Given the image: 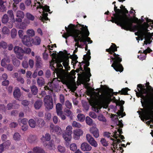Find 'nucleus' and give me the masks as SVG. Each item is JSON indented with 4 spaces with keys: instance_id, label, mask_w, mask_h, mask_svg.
<instances>
[{
    "instance_id": "nucleus-43",
    "label": "nucleus",
    "mask_w": 153,
    "mask_h": 153,
    "mask_svg": "<svg viewBox=\"0 0 153 153\" xmlns=\"http://www.w3.org/2000/svg\"><path fill=\"white\" fill-rule=\"evenodd\" d=\"M9 20V18L7 15L6 14H4L1 19V21L3 23H6Z\"/></svg>"
},
{
    "instance_id": "nucleus-4",
    "label": "nucleus",
    "mask_w": 153,
    "mask_h": 153,
    "mask_svg": "<svg viewBox=\"0 0 153 153\" xmlns=\"http://www.w3.org/2000/svg\"><path fill=\"white\" fill-rule=\"evenodd\" d=\"M53 58L50 63V66H52L53 68H55L54 65L56 64V66L59 69H55V72L57 76L58 77L61 78L63 76V72L65 71L63 69V66L64 67L66 71L70 70V68L69 65V58L66 56H63L57 60L56 58V55L54 53L51 55Z\"/></svg>"
},
{
    "instance_id": "nucleus-48",
    "label": "nucleus",
    "mask_w": 153,
    "mask_h": 153,
    "mask_svg": "<svg viewBox=\"0 0 153 153\" xmlns=\"http://www.w3.org/2000/svg\"><path fill=\"white\" fill-rule=\"evenodd\" d=\"M72 126L73 127L75 128H80L81 127V125L77 122L74 121L72 124Z\"/></svg>"
},
{
    "instance_id": "nucleus-19",
    "label": "nucleus",
    "mask_w": 153,
    "mask_h": 153,
    "mask_svg": "<svg viewBox=\"0 0 153 153\" xmlns=\"http://www.w3.org/2000/svg\"><path fill=\"white\" fill-rule=\"evenodd\" d=\"M94 127H91L90 129V132L93 134L95 138H97L99 136V134L98 130L96 127V125L95 124Z\"/></svg>"
},
{
    "instance_id": "nucleus-22",
    "label": "nucleus",
    "mask_w": 153,
    "mask_h": 153,
    "mask_svg": "<svg viewBox=\"0 0 153 153\" xmlns=\"http://www.w3.org/2000/svg\"><path fill=\"white\" fill-rule=\"evenodd\" d=\"M152 51V50L149 48H148L146 49L143 51V53L141 54L140 55L138 56V58L141 60H143L145 59L146 57V55L147 53H150Z\"/></svg>"
},
{
    "instance_id": "nucleus-1",
    "label": "nucleus",
    "mask_w": 153,
    "mask_h": 153,
    "mask_svg": "<svg viewBox=\"0 0 153 153\" xmlns=\"http://www.w3.org/2000/svg\"><path fill=\"white\" fill-rule=\"evenodd\" d=\"M149 84V83L148 82L145 86L138 85L137 89L139 92L135 90L137 96L138 97H140L144 101V102L141 100L143 108L140 109L141 111L137 112L143 121L144 122L145 120H150L146 122L147 125L153 123V88Z\"/></svg>"
},
{
    "instance_id": "nucleus-13",
    "label": "nucleus",
    "mask_w": 153,
    "mask_h": 153,
    "mask_svg": "<svg viewBox=\"0 0 153 153\" xmlns=\"http://www.w3.org/2000/svg\"><path fill=\"white\" fill-rule=\"evenodd\" d=\"M60 81L58 80V78H54L51 82H49L48 83L47 85L45 87V89L52 90L53 89V85H54L55 87L59 85L58 83Z\"/></svg>"
},
{
    "instance_id": "nucleus-12",
    "label": "nucleus",
    "mask_w": 153,
    "mask_h": 153,
    "mask_svg": "<svg viewBox=\"0 0 153 153\" xmlns=\"http://www.w3.org/2000/svg\"><path fill=\"white\" fill-rule=\"evenodd\" d=\"M14 51L17 58L21 60L23 59L25 51L21 48L16 46L14 48Z\"/></svg>"
},
{
    "instance_id": "nucleus-38",
    "label": "nucleus",
    "mask_w": 153,
    "mask_h": 153,
    "mask_svg": "<svg viewBox=\"0 0 153 153\" xmlns=\"http://www.w3.org/2000/svg\"><path fill=\"white\" fill-rule=\"evenodd\" d=\"M42 104V100L37 101L34 104V107L36 109H39L41 107Z\"/></svg>"
},
{
    "instance_id": "nucleus-53",
    "label": "nucleus",
    "mask_w": 153,
    "mask_h": 153,
    "mask_svg": "<svg viewBox=\"0 0 153 153\" xmlns=\"http://www.w3.org/2000/svg\"><path fill=\"white\" fill-rule=\"evenodd\" d=\"M13 64L16 67H18L20 65V61L16 59H14L13 60Z\"/></svg>"
},
{
    "instance_id": "nucleus-56",
    "label": "nucleus",
    "mask_w": 153,
    "mask_h": 153,
    "mask_svg": "<svg viewBox=\"0 0 153 153\" xmlns=\"http://www.w3.org/2000/svg\"><path fill=\"white\" fill-rule=\"evenodd\" d=\"M21 23L19 26V28L22 29H25L27 27V25L25 22H22Z\"/></svg>"
},
{
    "instance_id": "nucleus-64",
    "label": "nucleus",
    "mask_w": 153,
    "mask_h": 153,
    "mask_svg": "<svg viewBox=\"0 0 153 153\" xmlns=\"http://www.w3.org/2000/svg\"><path fill=\"white\" fill-rule=\"evenodd\" d=\"M101 142L102 144L105 146H108V143L106 140L104 138H102L101 140Z\"/></svg>"
},
{
    "instance_id": "nucleus-6",
    "label": "nucleus",
    "mask_w": 153,
    "mask_h": 153,
    "mask_svg": "<svg viewBox=\"0 0 153 153\" xmlns=\"http://www.w3.org/2000/svg\"><path fill=\"white\" fill-rule=\"evenodd\" d=\"M69 27L71 30L72 31V32L74 33V35H77L79 36L80 34H81V36H83L84 38L85 41L86 42L85 44L83 42V44H86L87 42L89 43H91L92 42V41L91 40L90 38L88 37V36L89 34V33L87 28V27L86 26H84V25H82L78 24L77 25L76 27L74 25H70L69 26Z\"/></svg>"
},
{
    "instance_id": "nucleus-23",
    "label": "nucleus",
    "mask_w": 153,
    "mask_h": 153,
    "mask_svg": "<svg viewBox=\"0 0 153 153\" xmlns=\"http://www.w3.org/2000/svg\"><path fill=\"white\" fill-rule=\"evenodd\" d=\"M43 145L45 147L50 150H54L56 149L55 145L54 144V141L53 140H51L48 144L44 143Z\"/></svg>"
},
{
    "instance_id": "nucleus-29",
    "label": "nucleus",
    "mask_w": 153,
    "mask_h": 153,
    "mask_svg": "<svg viewBox=\"0 0 153 153\" xmlns=\"http://www.w3.org/2000/svg\"><path fill=\"white\" fill-rule=\"evenodd\" d=\"M51 139V136L48 133H46L45 136H43L41 138V140L44 143H46V141H49Z\"/></svg>"
},
{
    "instance_id": "nucleus-50",
    "label": "nucleus",
    "mask_w": 153,
    "mask_h": 153,
    "mask_svg": "<svg viewBox=\"0 0 153 153\" xmlns=\"http://www.w3.org/2000/svg\"><path fill=\"white\" fill-rule=\"evenodd\" d=\"M2 32L3 34H9L10 33V30L6 27H4L2 30Z\"/></svg>"
},
{
    "instance_id": "nucleus-26",
    "label": "nucleus",
    "mask_w": 153,
    "mask_h": 153,
    "mask_svg": "<svg viewBox=\"0 0 153 153\" xmlns=\"http://www.w3.org/2000/svg\"><path fill=\"white\" fill-rule=\"evenodd\" d=\"M53 131L58 135H60L62 133V129L58 126H56L52 128Z\"/></svg>"
},
{
    "instance_id": "nucleus-17",
    "label": "nucleus",
    "mask_w": 153,
    "mask_h": 153,
    "mask_svg": "<svg viewBox=\"0 0 153 153\" xmlns=\"http://www.w3.org/2000/svg\"><path fill=\"white\" fill-rule=\"evenodd\" d=\"M16 22L20 23L22 21V19L24 18L25 14L24 13L20 10L17 11L16 14Z\"/></svg>"
},
{
    "instance_id": "nucleus-46",
    "label": "nucleus",
    "mask_w": 153,
    "mask_h": 153,
    "mask_svg": "<svg viewBox=\"0 0 153 153\" xmlns=\"http://www.w3.org/2000/svg\"><path fill=\"white\" fill-rule=\"evenodd\" d=\"M31 89L33 94L35 95L37 94L38 92V88L35 85L32 86L31 87Z\"/></svg>"
},
{
    "instance_id": "nucleus-5",
    "label": "nucleus",
    "mask_w": 153,
    "mask_h": 153,
    "mask_svg": "<svg viewBox=\"0 0 153 153\" xmlns=\"http://www.w3.org/2000/svg\"><path fill=\"white\" fill-rule=\"evenodd\" d=\"M114 12L112 11L113 16L111 17L112 20L111 21L120 26L122 29L130 28L131 26V24L130 22L128 19L124 15L122 14L121 10L117 9V7L114 5Z\"/></svg>"
},
{
    "instance_id": "nucleus-16",
    "label": "nucleus",
    "mask_w": 153,
    "mask_h": 153,
    "mask_svg": "<svg viewBox=\"0 0 153 153\" xmlns=\"http://www.w3.org/2000/svg\"><path fill=\"white\" fill-rule=\"evenodd\" d=\"M32 38L27 35H25L22 38V41L24 45L28 46H30L32 45Z\"/></svg>"
},
{
    "instance_id": "nucleus-54",
    "label": "nucleus",
    "mask_w": 153,
    "mask_h": 153,
    "mask_svg": "<svg viewBox=\"0 0 153 153\" xmlns=\"http://www.w3.org/2000/svg\"><path fill=\"white\" fill-rule=\"evenodd\" d=\"M65 105L66 107L69 109H71L72 107L71 103L68 100H66L65 102Z\"/></svg>"
},
{
    "instance_id": "nucleus-7",
    "label": "nucleus",
    "mask_w": 153,
    "mask_h": 153,
    "mask_svg": "<svg viewBox=\"0 0 153 153\" xmlns=\"http://www.w3.org/2000/svg\"><path fill=\"white\" fill-rule=\"evenodd\" d=\"M117 51V47L116 45L112 44L110 48L109 49H106V51L112 54L114 53V57H111L112 60H114V62L111 65V66L117 71L122 72L123 70V68L120 62L121 61V59L119 57V55L116 54L114 52Z\"/></svg>"
},
{
    "instance_id": "nucleus-14",
    "label": "nucleus",
    "mask_w": 153,
    "mask_h": 153,
    "mask_svg": "<svg viewBox=\"0 0 153 153\" xmlns=\"http://www.w3.org/2000/svg\"><path fill=\"white\" fill-rule=\"evenodd\" d=\"M86 137L87 140L92 146L95 147L97 146L98 144L97 142L90 134H87L86 136Z\"/></svg>"
},
{
    "instance_id": "nucleus-24",
    "label": "nucleus",
    "mask_w": 153,
    "mask_h": 153,
    "mask_svg": "<svg viewBox=\"0 0 153 153\" xmlns=\"http://www.w3.org/2000/svg\"><path fill=\"white\" fill-rule=\"evenodd\" d=\"M122 133V131L121 129L118 128L116 130H115L114 132V137L116 138H117L118 137H120V139L122 140H123L124 138V137L123 135H120V134Z\"/></svg>"
},
{
    "instance_id": "nucleus-32",
    "label": "nucleus",
    "mask_w": 153,
    "mask_h": 153,
    "mask_svg": "<svg viewBox=\"0 0 153 153\" xmlns=\"http://www.w3.org/2000/svg\"><path fill=\"white\" fill-rule=\"evenodd\" d=\"M10 62V60L9 58H4L1 60V65L2 67H5L7 65L6 63H9Z\"/></svg>"
},
{
    "instance_id": "nucleus-55",
    "label": "nucleus",
    "mask_w": 153,
    "mask_h": 153,
    "mask_svg": "<svg viewBox=\"0 0 153 153\" xmlns=\"http://www.w3.org/2000/svg\"><path fill=\"white\" fill-rule=\"evenodd\" d=\"M98 119L99 121L102 122H106V119L102 115H99L98 117Z\"/></svg>"
},
{
    "instance_id": "nucleus-45",
    "label": "nucleus",
    "mask_w": 153,
    "mask_h": 153,
    "mask_svg": "<svg viewBox=\"0 0 153 153\" xmlns=\"http://www.w3.org/2000/svg\"><path fill=\"white\" fill-rule=\"evenodd\" d=\"M57 149L58 152L61 153H64L65 151V147L61 145H59L58 146Z\"/></svg>"
},
{
    "instance_id": "nucleus-40",
    "label": "nucleus",
    "mask_w": 153,
    "mask_h": 153,
    "mask_svg": "<svg viewBox=\"0 0 153 153\" xmlns=\"http://www.w3.org/2000/svg\"><path fill=\"white\" fill-rule=\"evenodd\" d=\"M72 129L73 128L70 125L66 127L65 133L68 134H69L71 135L72 134Z\"/></svg>"
},
{
    "instance_id": "nucleus-51",
    "label": "nucleus",
    "mask_w": 153,
    "mask_h": 153,
    "mask_svg": "<svg viewBox=\"0 0 153 153\" xmlns=\"http://www.w3.org/2000/svg\"><path fill=\"white\" fill-rule=\"evenodd\" d=\"M85 121L86 123L89 126H91L93 124L92 119L89 117H86Z\"/></svg>"
},
{
    "instance_id": "nucleus-3",
    "label": "nucleus",
    "mask_w": 153,
    "mask_h": 153,
    "mask_svg": "<svg viewBox=\"0 0 153 153\" xmlns=\"http://www.w3.org/2000/svg\"><path fill=\"white\" fill-rule=\"evenodd\" d=\"M86 94L90 97L89 100L91 105L93 107V110L96 112H99L100 109L102 107L106 108L108 106V92L102 95L100 94V92H97L91 88H88L86 91Z\"/></svg>"
},
{
    "instance_id": "nucleus-59",
    "label": "nucleus",
    "mask_w": 153,
    "mask_h": 153,
    "mask_svg": "<svg viewBox=\"0 0 153 153\" xmlns=\"http://www.w3.org/2000/svg\"><path fill=\"white\" fill-rule=\"evenodd\" d=\"M86 73L87 74L86 75V76L85 78V81L86 82H88L90 81V79L89 78V77L91 76V74L90 72Z\"/></svg>"
},
{
    "instance_id": "nucleus-58",
    "label": "nucleus",
    "mask_w": 153,
    "mask_h": 153,
    "mask_svg": "<svg viewBox=\"0 0 153 153\" xmlns=\"http://www.w3.org/2000/svg\"><path fill=\"white\" fill-rule=\"evenodd\" d=\"M7 44L5 42L2 41L0 42V48H2L5 49L7 48Z\"/></svg>"
},
{
    "instance_id": "nucleus-41",
    "label": "nucleus",
    "mask_w": 153,
    "mask_h": 153,
    "mask_svg": "<svg viewBox=\"0 0 153 153\" xmlns=\"http://www.w3.org/2000/svg\"><path fill=\"white\" fill-rule=\"evenodd\" d=\"M4 2L2 0H0V12H3L5 10L6 7L4 4Z\"/></svg>"
},
{
    "instance_id": "nucleus-25",
    "label": "nucleus",
    "mask_w": 153,
    "mask_h": 153,
    "mask_svg": "<svg viewBox=\"0 0 153 153\" xmlns=\"http://www.w3.org/2000/svg\"><path fill=\"white\" fill-rule=\"evenodd\" d=\"M41 42L40 38L38 36H36L34 39H32V44L35 45H39Z\"/></svg>"
},
{
    "instance_id": "nucleus-30",
    "label": "nucleus",
    "mask_w": 153,
    "mask_h": 153,
    "mask_svg": "<svg viewBox=\"0 0 153 153\" xmlns=\"http://www.w3.org/2000/svg\"><path fill=\"white\" fill-rule=\"evenodd\" d=\"M36 59V66L38 68H39L42 66V62L40 57L38 56H36L35 57Z\"/></svg>"
},
{
    "instance_id": "nucleus-27",
    "label": "nucleus",
    "mask_w": 153,
    "mask_h": 153,
    "mask_svg": "<svg viewBox=\"0 0 153 153\" xmlns=\"http://www.w3.org/2000/svg\"><path fill=\"white\" fill-rule=\"evenodd\" d=\"M21 93L20 89L18 88H15L13 92V96L15 98L19 100V98L21 96Z\"/></svg>"
},
{
    "instance_id": "nucleus-15",
    "label": "nucleus",
    "mask_w": 153,
    "mask_h": 153,
    "mask_svg": "<svg viewBox=\"0 0 153 153\" xmlns=\"http://www.w3.org/2000/svg\"><path fill=\"white\" fill-rule=\"evenodd\" d=\"M11 144V142L9 140H7L0 144V153H2L6 149H8Z\"/></svg>"
},
{
    "instance_id": "nucleus-20",
    "label": "nucleus",
    "mask_w": 153,
    "mask_h": 153,
    "mask_svg": "<svg viewBox=\"0 0 153 153\" xmlns=\"http://www.w3.org/2000/svg\"><path fill=\"white\" fill-rule=\"evenodd\" d=\"M81 148L83 151H90L91 150L92 147L87 143L84 142L81 144Z\"/></svg>"
},
{
    "instance_id": "nucleus-57",
    "label": "nucleus",
    "mask_w": 153,
    "mask_h": 153,
    "mask_svg": "<svg viewBox=\"0 0 153 153\" xmlns=\"http://www.w3.org/2000/svg\"><path fill=\"white\" fill-rule=\"evenodd\" d=\"M77 148V146L75 144L72 143L70 145V149L72 151H75L76 150Z\"/></svg>"
},
{
    "instance_id": "nucleus-9",
    "label": "nucleus",
    "mask_w": 153,
    "mask_h": 153,
    "mask_svg": "<svg viewBox=\"0 0 153 153\" xmlns=\"http://www.w3.org/2000/svg\"><path fill=\"white\" fill-rule=\"evenodd\" d=\"M38 1L37 2L38 4H39L38 7L42 9V10H43V13L42 14V16H40L39 19H40L42 21H44V20H47L48 19V18L47 17L48 14L47 13H45V12H49L50 10L49 8V7L45 5L43 6L41 5V3L40 1H42V0H38Z\"/></svg>"
},
{
    "instance_id": "nucleus-18",
    "label": "nucleus",
    "mask_w": 153,
    "mask_h": 153,
    "mask_svg": "<svg viewBox=\"0 0 153 153\" xmlns=\"http://www.w3.org/2000/svg\"><path fill=\"white\" fill-rule=\"evenodd\" d=\"M83 131L80 129H77L73 131V137L75 140H78L80 136L83 134Z\"/></svg>"
},
{
    "instance_id": "nucleus-11",
    "label": "nucleus",
    "mask_w": 153,
    "mask_h": 153,
    "mask_svg": "<svg viewBox=\"0 0 153 153\" xmlns=\"http://www.w3.org/2000/svg\"><path fill=\"white\" fill-rule=\"evenodd\" d=\"M90 52L89 50L88 51L87 54L84 55L83 56V59L85 62V65L84 66V69L86 72H90V69L88 67L89 65V61L91 59V56H90Z\"/></svg>"
},
{
    "instance_id": "nucleus-21",
    "label": "nucleus",
    "mask_w": 153,
    "mask_h": 153,
    "mask_svg": "<svg viewBox=\"0 0 153 153\" xmlns=\"http://www.w3.org/2000/svg\"><path fill=\"white\" fill-rule=\"evenodd\" d=\"M124 103V101H122L120 103V110H118L117 112V114L119 116H121V117H123L126 115L124 113H123V105Z\"/></svg>"
},
{
    "instance_id": "nucleus-52",
    "label": "nucleus",
    "mask_w": 153,
    "mask_h": 153,
    "mask_svg": "<svg viewBox=\"0 0 153 153\" xmlns=\"http://www.w3.org/2000/svg\"><path fill=\"white\" fill-rule=\"evenodd\" d=\"M13 138L15 140H19L21 138V135L18 133H15L13 135Z\"/></svg>"
},
{
    "instance_id": "nucleus-31",
    "label": "nucleus",
    "mask_w": 153,
    "mask_h": 153,
    "mask_svg": "<svg viewBox=\"0 0 153 153\" xmlns=\"http://www.w3.org/2000/svg\"><path fill=\"white\" fill-rule=\"evenodd\" d=\"M62 137L65 141L67 142L70 141L72 138L71 135L65 133L62 134Z\"/></svg>"
},
{
    "instance_id": "nucleus-2",
    "label": "nucleus",
    "mask_w": 153,
    "mask_h": 153,
    "mask_svg": "<svg viewBox=\"0 0 153 153\" xmlns=\"http://www.w3.org/2000/svg\"><path fill=\"white\" fill-rule=\"evenodd\" d=\"M120 8L121 9L122 14L124 15L128 19L130 22L131 24V26L130 28L124 29L126 30L137 31V32L135 33L136 34H137L141 40L144 39L145 41L144 42L146 45L151 43L152 41H150V40L153 39V37H152L153 33H151L149 32L148 28L149 26H151L152 28L153 25H152L151 24L153 25V20L146 18L145 19L146 22H144L141 25H136L132 26V24L131 20L127 18L126 15V14L128 13V11L123 5H121L120 7Z\"/></svg>"
},
{
    "instance_id": "nucleus-61",
    "label": "nucleus",
    "mask_w": 153,
    "mask_h": 153,
    "mask_svg": "<svg viewBox=\"0 0 153 153\" xmlns=\"http://www.w3.org/2000/svg\"><path fill=\"white\" fill-rule=\"evenodd\" d=\"M18 34L19 37L22 39L24 36V31L22 30H19L18 32Z\"/></svg>"
},
{
    "instance_id": "nucleus-34",
    "label": "nucleus",
    "mask_w": 153,
    "mask_h": 153,
    "mask_svg": "<svg viewBox=\"0 0 153 153\" xmlns=\"http://www.w3.org/2000/svg\"><path fill=\"white\" fill-rule=\"evenodd\" d=\"M33 151L34 153H44L43 149L39 147H35L33 149Z\"/></svg>"
},
{
    "instance_id": "nucleus-63",
    "label": "nucleus",
    "mask_w": 153,
    "mask_h": 153,
    "mask_svg": "<svg viewBox=\"0 0 153 153\" xmlns=\"http://www.w3.org/2000/svg\"><path fill=\"white\" fill-rule=\"evenodd\" d=\"M7 108L9 110L13 109V103H9L7 105Z\"/></svg>"
},
{
    "instance_id": "nucleus-42",
    "label": "nucleus",
    "mask_w": 153,
    "mask_h": 153,
    "mask_svg": "<svg viewBox=\"0 0 153 153\" xmlns=\"http://www.w3.org/2000/svg\"><path fill=\"white\" fill-rule=\"evenodd\" d=\"M28 123L30 126L32 128H34L36 126V122L33 119H30L28 121Z\"/></svg>"
},
{
    "instance_id": "nucleus-47",
    "label": "nucleus",
    "mask_w": 153,
    "mask_h": 153,
    "mask_svg": "<svg viewBox=\"0 0 153 153\" xmlns=\"http://www.w3.org/2000/svg\"><path fill=\"white\" fill-rule=\"evenodd\" d=\"M17 33L16 29L15 28L12 29L11 31V36L12 38H14L16 37Z\"/></svg>"
},
{
    "instance_id": "nucleus-44",
    "label": "nucleus",
    "mask_w": 153,
    "mask_h": 153,
    "mask_svg": "<svg viewBox=\"0 0 153 153\" xmlns=\"http://www.w3.org/2000/svg\"><path fill=\"white\" fill-rule=\"evenodd\" d=\"M77 118L79 121L80 122H83L85 120V116L82 114H79L77 116Z\"/></svg>"
},
{
    "instance_id": "nucleus-33",
    "label": "nucleus",
    "mask_w": 153,
    "mask_h": 153,
    "mask_svg": "<svg viewBox=\"0 0 153 153\" xmlns=\"http://www.w3.org/2000/svg\"><path fill=\"white\" fill-rule=\"evenodd\" d=\"M64 112L66 113V115L69 117L70 120H72L73 119L74 115L73 113L69 109H65Z\"/></svg>"
},
{
    "instance_id": "nucleus-49",
    "label": "nucleus",
    "mask_w": 153,
    "mask_h": 153,
    "mask_svg": "<svg viewBox=\"0 0 153 153\" xmlns=\"http://www.w3.org/2000/svg\"><path fill=\"white\" fill-rule=\"evenodd\" d=\"M26 16L28 19L31 21H33L34 19V16L29 13H27L26 14Z\"/></svg>"
},
{
    "instance_id": "nucleus-28",
    "label": "nucleus",
    "mask_w": 153,
    "mask_h": 153,
    "mask_svg": "<svg viewBox=\"0 0 153 153\" xmlns=\"http://www.w3.org/2000/svg\"><path fill=\"white\" fill-rule=\"evenodd\" d=\"M7 13L12 22L15 23L16 22V19L15 18L14 15L13 11L11 10H9Z\"/></svg>"
},
{
    "instance_id": "nucleus-60",
    "label": "nucleus",
    "mask_w": 153,
    "mask_h": 153,
    "mask_svg": "<svg viewBox=\"0 0 153 153\" xmlns=\"http://www.w3.org/2000/svg\"><path fill=\"white\" fill-rule=\"evenodd\" d=\"M57 114L58 116H59L61 119L63 120H65L66 118V116L63 114L62 111L60 112V114Z\"/></svg>"
},
{
    "instance_id": "nucleus-35",
    "label": "nucleus",
    "mask_w": 153,
    "mask_h": 153,
    "mask_svg": "<svg viewBox=\"0 0 153 153\" xmlns=\"http://www.w3.org/2000/svg\"><path fill=\"white\" fill-rule=\"evenodd\" d=\"M56 111L57 114H60V112H62V105L60 103H58L56 105Z\"/></svg>"
},
{
    "instance_id": "nucleus-39",
    "label": "nucleus",
    "mask_w": 153,
    "mask_h": 153,
    "mask_svg": "<svg viewBox=\"0 0 153 153\" xmlns=\"http://www.w3.org/2000/svg\"><path fill=\"white\" fill-rule=\"evenodd\" d=\"M37 82L38 85L42 86L44 83V79L42 77H40L37 79Z\"/></svg>"
},
{
    "instance_id": "nucleus-10",
    "label": "nucleus",
    "mask_w": 153,
    "mask_h": 153,
    "mask_svg": "<svg viewBox=\"0 0 153 153\" xmlns=\"http://www.w3.org/2000/svg\"><path fill=\"white\" fill-rule=\"evenodd\" d=\"M44 102L45 106L48 109L50 110L53 108V100L51 96H46L44 99Z\"/></svg>"
},
{
    "instance_id": "nucleus-36",
    "label": "nucleus",
    "mask_w": 153,
    "mask_h": 153,
    "mask_svg": "<svg viewBox=\"0 0 153 153\" xmlns=\"http://www.w3.org/2000/svg\"><path fill=\"white\" fill-rule=\"evenodd\" d=\"M37 140V138L36 136L30 135L28 138V140L30 143H34Z\"/></svg>"
},
{
    "instance_id": "nucleus-8",
    "label": "nucleus",
    "mask_w": 153,
    "mask_h": 153,
    "mask_svg": "<svg viewBox=\"0 0 153 153\" xmlns=\"http://www.w3.org/2000/svg\"><path fill=\"white\" fill-rule=\"evenodd\" d=\"M65 29L67 32L65 33L62 35V36L66 39L70 36H72L74 37V41L76 42L75 45L76 48L74 52L75 53L77 52L78 47L83 48L84 45L81 43L83 42L84 44H85L86 42L85 41L84 38L83 36H81V34H80L79 36L77 35H74L72 32V31L69 28L68 29L67 27H65Z\"/></svg>"
},
{
    "instance_id": "nucleus-62",
    "label": "nucleus",
    "mask_w": 153,
    "mask_h": 153,
    "mask_svg": "<svg viewBox=\"0 0 153 153\" xmlns=\"http://www.w3.org/2000/svg\"><path fill=\"white\" fill-rule=\"evenodd\" d=\"M17 81L21 84H23L24 83L25 81L24 79L21 76H19L17 77Z\"/></svg>"
},
{
    "instance_id": "nucleus-37",
    "label": "nucleus",
    "mask_w": 153,
    "mask_h": 153,
    "mask_svg": "<svg viewBox=\"0 0 153 153\" xmlns=\"http://www.w3.org/2000/svg\"><path fill=\"white\" fill-rule=\"evenodd\" d=\"M27 35L30 37L34 36L35 35V31L32 29H28L26 32Z\"/></svg>"
}]
</instances>
